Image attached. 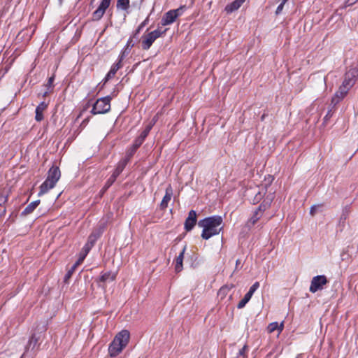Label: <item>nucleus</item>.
Masks as SVG:
<instances>
[{"instance_id":"nucleus-1","label":"nucleus","mask_w":358,"mask_h":358,"mask_svg":"<svg viewBox=\"0 0 358 358\" xmlns=\"http://www.w3.org/2000/svg\"><path fill=\"white\" fill-rule=\"evenodd\" d=\"M222 217L220 215H214L199 220L198 226L203 229L202 238L208 240L212 236L219 234L222 229Z\"/></svg>"},{"instance_id":"nucleus-2","label":"nucleus","mask_w":358,"mask_h":358,"mask_svg":"<svg viewBox=\"0 0 358 358\" xmlns=\"http://www.w3.org/2000/svg\"><path fill=\"white\" fill-rule=\"evenodd\" d=\"M129 336L130 334L127 330H122L115 336L108 348L110 357H116L122 351L129 343Z\"/></svg>"},{"instance_id":"nucleus-3","label":"nucleus","mask_w":358,"mask_h":358,"mask_svg":"<svg viewBox=\"0 0 358 358\" xmlns=\"http://www.w3.org/2000/svg\"><path fill=\"white\" fill-rule=\"evenodd\" d=\"M61 177V172L57 166H52L48 172L45 180L40 186L38 196L47 193L52 189Z\"/></svg>"},{"instance_id":"nucleus-4","label":"nucleus","mask_w":358,"mask_h":358,"mask_svg":"<svg viewBox=\"0 0 358 358\" xmlns=\"http://www.w3.org/2000/svg\"><path fill=\"white\" fill-rule=\"evenodd\" d=\"M273 196L272 194L268 195L258 208L254 211L251 217L248 220L245 224L246 227L248 229L252 228L257 222L262 217L265 210L268 209L273 201Z\"/></svg>"},{"instance_id":"nucleus-5","label":"nucleus","mask_w":358,"mask_h":358,"mask_svg":"<svg viewBox=\"0 0 358 358\" xmlns=\"http://www.w3.org/2000/svg\"><path fill=\"white\" fill-rule=\"evenodd\" d=\"M112 99L111 96H106L98 99L92 106L91 113L92 115H99L108 113L110 110V101Z\"/></svg>"},{"instance_id":"nucleus-6","label":"nucleus","mask_w":358,"mask_h":358,"mask_svg":"<svg viewBox=\"0 0 358 358\" xmlns=\"http://www.w3.org/2000/svg\"><path fill=\"white\" fill-rule=\"evenodd\" d=\"M166 30V29L164 31L155 29L146 35H143L141 38V46L143 50H149L155 40L163 36Z\"/></svg>"},{"instance_id":"nucleus-7","label":"nucleus","mask_w":358,"mask_h":358,"mask_svg":"<svg viewBox=\"0 0 358 358\" xmlns=\"http://www.w3.org/2000/svg\"><path fill=\"white\" fill-rule=\"evenodd\" d=\"M46 324L44 322L37 324L35 329L36 332L31 334L27 348L34 350L38 347L39 345L38 341L41 339L42 334L46 331Z\"/></svg>"},{"instance_id":"nucleus-8","label":"nucleus","mask_w":358,"mask_h":358,"mask_svg":"<svg viewBox=\"0 0 358 358\" xmlns=\"http://www.w3.org/2000/svg\"><path fill=\"white\" fill-rule=\"evenodd\" d=\"M185 8V6H183L177 9L170 10L166 12L162 19V24L166 26L173 23L176 18L182 14Z\"/></svg>"},{"instance_id":"nucleus-9","label":"nucleus","mask_w":358,"mask_h":358,"mask_svg":"<svg viewBox=\"0 0 358 358\" xmlns=\"http://www.w3.org/2000/svg\"><path fill=\"white\" fill-rule=\"evenodd\" d=\"M328 282L327 278L324 275H317L313 278L309 290L312 293H315L318 290L323 289V286Z\"/></svg>"},{"instance_id":"nucleus-10","label":"nucleus","mask_w":358,"mask_h":358,"mask_svg":"<svg viewBox=\"0 0 358 358\" xmlns=\"http://www.w3.org/2000/svg\"><path fill=\"white\" fill-rule=\"evenodd\" d=\"M112 0H102L98 8L92 13V20L98 21L103 16Z\"/></svg>"},{"instance_id":"nucleus-11","label":"nucleus","mask_w":358,"mask_h":358,"mask_svg":"<svg viewBox=\"0 0 358 358\" xmlns=\"http://www.w3.org/2000/svg\"><path fill=\"white\" fill-rule=\"evenodd\" d=\"M259 282H255L250 288L249 291L245 294L244 297L238 302L237 308L241 309L245 307L246 303L250 300L254 292L259 288Z\"/></svg>"},{"instance_id":"nucleus-12","label":"nucleus","mask_w":358,"mask_h":358,"mask_svg":"<svg viewBox=\"0 0 358 358\" xmlns=\"http://www.w3.org/2000/svg\"><path fill=\"white\" fill-rule=\"evenodd\" d=\"M196 223V213L191 210L188 213V217L185 222V229L186 231H191Z\"/></svg>"},{"instance_id":"nucleus-13","label":"nucleus","mask_w":358,"mask_h":358,"mask_svg":"<svg viewBox=\"0 0 358 358\" xmlns=\"http://www.w3.org/2000/svg\"><path fill=\"white\" fill-rule=\"evenodd\" d=\"M172 196H173V189H172L171 185H169L166 187L165 195L163 197L162 201H161V203H160L161 209H165L167 208L168 203L171 201Z\"/></svg>"},{"instance_id":"nucleus-14","label":"nucleus","mask_w":358,"mask_h":358,"mask_svg":"<svg viewBox=\"0 0 358 358\" xmlns=\"http://www.w3.org/2000/svg\"><path fill=\"white\" fill-rule=\"evenodd\" d=\"M143 142L137 138L135 139L132 145L127 150L125 158L130 161L137 149L142 145Z\"/></svg>"},{"instance_id":"nucleus-15","label":"nucleus","mask_w":358,"mask_h":358,"mask_svg":"<svg viewBox=\"0 0 358 358\" xmlns=\"http://www.w3.org/2000/svg\"><path fill=\"white\" fill-rule=\"evenodd\" d=\"M123 59V55H122L120 59H119V61L118 62H117L116 64H113L111 67V69H110L109 72L107 73L106 78H105V80L106 81H108V80L111 79L112 78H113L116 73V72L122 67V61Z\"/></svg>"},{"instance_id":"nucleus-16","label":"nucleus","mask_w":358,"mask_h":358,"mask_svg":"<svg viewBox=\"0 0 358 358\" xmlns=\"http://www.w3.org/2000/svg\"><path fill=\"white\" fill-rule=\"evenodd\" d=\"M48 103L43 101L36 108L35 120L37 122H41L43 120V112L47 109Z\"/></svg>"},{"instance_id":"nucleus-17","label":"nucleus","mask_w":358,"mask_h":358,"mask_svg":"<svg viewBox=\"0 0 358 358\" xmlns=\"http://www.w3.org/2000/svg\"><path fill=\"white\" fill-rule=\"evenodd\" d=\"M186 249L187 246L185 245L176 259L175 271L177 273L180 272L182 270V262Z\"/></svg>"},{"instance_id":"nucleus-18","label":"nucleus","mask_w":358,"mask_h":358,"mask_svg":"<svg viewBox=\"0 0 358 358\" xmlns=\"http://www.w3.org/2000/svg\"><path fill=\"white\" fill-rule=\"evenodd\" d=\"M129 162V160H128L125 157L124 159H121L117 164V166H116L114 172L113 173V175H114L115 176H116L117 178L119 176V175L122 172V171L124 170V169L125 168L126 165L127 164V163Z\"/></svg>"},{"instance_id":"nucleus-19","label":"nucleus","mask_w":358,"mask_h":358,"mask_svg":"<svg viewBox=\"0 0 358 358\" xmlns=\"http://www.w3.org/2000/svg\"><path fill=\"white\" fill-rule=\"evenodd\" d=\"M245 1V0H235L230 4L227 5L225 10L227 13H232L233 11L238 10Z\"/></svg>"},{"instance_id":"nucleus-20","label":"nucleus","mask_w":358,"mask_h":358,"mask_svg":"<svg viewBox=\"0 0 358 358\" xmlns=\"http://www.w3.org/2000/svg\"><path fill=\"white\" fill-rule=\"evenodd\" d=\"M115 278L116 273L110 271L102 274L99 280L103 282H108L114 281Z\"/></svg>"},{"instance_id":"nucleus-21","label":"nucleus","mask_w":358,"mask_h":358,"mask_svg":"<svg viewBox=\"0 0 358 358\" xmlns=\"http://www.w3.org/2000/svg\"><path fill=\"white\" fill-rule=\"evenodd\" d=\"M40 200L34 201L30 203L22 211V215H27L31 213L39 205Z\"/></svg>"},{"instance_id":"nucleus-22","label":"nucleus","mask_w":358,"mask_h":358,"mask_svg":"<svg viewBox=\"0 0 358 358\" xmlns=\"http://www.w3.org/2000/svg\"><path fill=\"white\" fill-rule=\"evenodd\" d=\"M284 325L283 323L278 324V322H272L268 326V331L269 333L273 332L275 330L278 329L279 332H281L283 329Z\"/></svg>"},{"instance_id":"nucleus-23","label":"nucleus","mask_w":358,"mask_h":358,"mask_svg":"<svg viewBox=\"0 0 358 358\" xmlns=\"http://www.w3.org/2000/svg\"><path fill=\"white\" fill-rule=\"evenodd\" d=\"M346 95L341 91H336L334 96L332 97L331 103L336 105L344 99Z\"/></svg>"},{"instance_id":"nucleus-24","label":"nucleus","mask_w":358,"mask_h":358,"mask_svg":"<svg viewBox=\"0 0 358 358\" xmlns=\"http://www.w3.org/2000/svg\"><path fill=\"white\" fill-rule=\"evenodd\" d=\"M105 227V223L100 224L98 228L94 230L90 235H94L95 238L98 239L103 234Z\"/></svg>"},{"instance_id":"nucleus-25","label":"nucleus","mask_w":358,"mask_h":358,"mask_svg":"<svg viewBox=\"0 0 358 358\" xmlns=\"http://www.w3.org/2000/svg\"><path fill=\"white\" fill-rule=\"evenodd\" d=\"M129 7V0H117V8L127 10Z\"/></svg>"},{"instance_id":"nucleus-26","label":"nucleus","mask_w":358,"mask_h":358,"mask_svg":"<svg viewBox=\"0 0 358 358\" xmlns=\"http://www.w3.org/2000/svg\"><path fill=\"white\" fill-rule=\"evenodd\" d=\"M151 128H152L151 125L148 126L145 128V129L141 132L140 136L138 137H137V138L139 139L141 141H142L143 143V141H145V138L148 135Z\"/></svg>"},{"instance_id":"nucleus-27","label":"nucleus","mask_w":358,"mask_h":358,"mask_svg":"<svg viewBox=\"0 0 358 358\" xmlns=\"http://www.w3.org/2000/svg\"><path fill=\"white\" fill-rule=\"evenodd\" d=\"M266 193V191L264 189H262V191H259L257 193L255 194V197L253 199L254 203H258L261 201L262 197L264 196Z\"/></svg>"},{"instance_id":"nucleus-28","label":"nucleus","mask_w":358,"mask_h":358,"mask_svg":"<svg viewBox=\"0 0 358 358\" xmlns=\"http://www.w3.org/2000/svg\"><path fill=\"white\" fill-rule=\"evenodd\" d=\"M116 179H117V177L112 174L110 176V177L108 178V180H107V182L104 186V189H106L109 187H110L113 184V182L115 181Z\"/></svg>"},{"instance_id":"nucleus-29","label":"nucleus","mask_w":358,"mask_h":358,"mask_svg":"<svg viewBox=\"0 0 358 358\" xmlns=\"http://www.w3.org/2000/svg\"><path fill=\"white\" fill-rule=\"evenodd\" d=\"M148 22V17H147L143 22L141 23V24L138 27L137 29L135 31L134 36L140 33L141 29L147 24Z\"/></svg>"},{"instance_id":"nucleus-30","label":"nucleus","mask_w":358,"mask_h":358,"mask_svg":"<svg viewBox=\"0 0 358 358\" xmlns=\"http://www.w3.org/2000/svg\"><path fill=\"white\" fill-rule=\"evenodd\" d=\"M76 268V267L73 265L69 271H68V272L66 273V275L64 276V281L65 282H67L68 280L71 277V275H72L73 273L74 272Z\"/></svg>"},{"instance_id":"nucleus-31","label":"nucleus","mask_w":358,"mask_h":358,"mask_svg":"<svg viewBox=\"0 0 358 358\" xmlns=\"http://www.w3.org/2000/svg\"><path fill=\"white\" fill-rule=\"evenodd\" d=\"M96 241H97V238H95L94 235H90V236L88 237L87 243L89 244V245H91L93 247Z\"/></svg>"},{"instance_id":"nucleus-32","label":"nucleus","mask_w":358,"mask_h":358,"mask_svg":"<svg viewBox=\"0 0 358 358\" xmlns=\"http://www.w3.org/2000/svg\"><path fill=\"white\" fill-rule=\"evenodd\" d=\"M92 246L89 245V244L86 243L83 248V251L81 252V254L85 255V256H87V255L88 254L90 250L92 249Z\"/></svg>"},{"instance_id":"nucleus-33","label":"nucleus","mask_w":358,"mask_h":358,"mask_svg":"<svg viewBox=\"0 0 358 358\" xmlns=\"http://www.w3.org/2000/svg\"><path fill=\"white\" fill-rule=\"evenodd\" d=\"M248 350V345H244V346L239 350L238 355L242 356L243 358L246 357L245 352Z\"/></svg>"},{"instance_id":"nucleus-34","label":"nucleus","mask_w":358,"mask_h":358,"mask_svg":"<svg viewBox=\"0 0 358 358\" xmlns=\"http://www.w3.org/2000/svg\"><path fill=\"white\" fill-rule=\"evenodd\" d=\"M86 256H85V255H82L81 253L80 254V257L78 258V259L77 260V262L73 264V266H75L76 267H77L79 264H80L83 260L85 259Z\"/></svg>"},{"instance_id":"nucleus-35","label":"nucleus","mask_w":358,"mask_h":358,"mask_svg":"<svg viewBox=\"0 0 358 358\" xmlns=\"http://www.w3.org/2000/svg\"><path fill=\"white\" fill-rule=\"evenodd\" d=\"M338 91H341L342 92H343V94H345V95H347V94H348V92H349V90H350V89H349V88H348L347 87H345V85H341L339 87V88H338Z\"/></svg>"},{"instance_id":"nucleus-36","label":"nucleus","mask_w":358,"mask_h":358,"mask_svg":"<svg viewBox=\"0 0 358 358\" xmlns=\"http://www.w3.org/2000/svg\"><path fill=\"white\" fill-rule=\"evenodd\" d=\"M285 4H282V3H280V5L277 7V9L275 10V14L278 15L281 13L282 11L283 7Z\"/></svg>"},{"instance_id":"nucleus-37","label":"nucleus","mask_w":358,"mask_h":358,"mask_svg":"<svg viewBox=\"0 0 358 358\" xmlns=\"http://www.w3.org/2000/svg\"><path fill=\"white\" fill-rule=\"evenodd\" d=\"M54 80H55V77H54V76H51V77L48 79V81L47 85H46L48 87H52Z\"/></svg>"},{"instance_id":"nucleus-38","label":"nucleus","mask_w":358,"mask_h":358,"mask_svg":"<svg viewBox=\"0 0 358 358\" xmlns=\"http://www.w3.org/2000/svg\"><path fill=\"white\" fill-rule=\"evenodd\" d=\"M317 206H313L311 208H310V214L313 216L315 215V213H316V210L317 208Z\"/></svg>"},{"instance_id":"nucleus-39","label":"nucleus","mask_w":358,"mask_h":358,"mask_svg":"<svg viewBox=\"0 0 358 358\" xmlns=\"http://www.w3.org/2000/svg\"><path fill=\"white\" fill-rule=\"evenodd\" d=\"M358 0H346V6H351L355 3Z\"/></svg>"},{"instance_id":"nucleus-40","label":"nucleus","mask_w":358,"mask_h":358,"mask_svg":"<svg viewBox=\"0 0 358 358\" xmlns=\"http://www.w3.org/2000/svg\"><path fill=\"white\" fill-rule=\"evenodd\" d=\"M127 45L129 47V46H133L134 44L132 43V38H130L128 41H127Z\"/></svg>"},{"instance_id":"nucleus-41","label":"nucleus","mask_w":358,"mask_h":358,"mask_svg":"<svg viewBox=\"0 0 358 358\" xmlns=\"http://www.w3.org/2000/svg\"><path fill=\"white\" fill-rule=\"evenodd\" d=\"M88 121H89V119H88V118H87V119H85V120H84L83 121V122H82V124H82V125H83V124H87V123L88 122Z\"/></svg>"},{"instance_id":"nucleus-42","label":"nucleus","mask_w":358,"mask_h":358,"mask_svg":"<svg viewBox=\"0 0 358 358\" xmlns=\"http://www.w3.org/2000/svg\"><path fill=\"white\" fill-rule=\"evenodd\" d=\"M239 264H240V260L237 259L236 262V268L238 267V265H239Z\"/></svg>"},{"instance_id":"nucleus-43","label":"nucleus","mask_w":358,"mask_h":358,"mask_svg":"<svg viewBox=\"0 0 358 358\" xmlns=\"http://www.w3.org/2000/svg\"><path fill=\"white\" fill-rule=\"evenodd\" d=\"M282 4H285L288 0H280Z\"/></svg>"},{"instance_id":"nucleus-44","label":"nucleus","mask_w":358,"mask_h":358,"mask_svg":"<svg viewBox=\"0 0 358 358\" xmlns=\"http://www.w3.org/2000/svg\"><path fill=\"white\" fill-rule=\"evenodd\" d=\"M328 116H331V111H329L327 115H326L325 117H327Z\"/></svg>"},{"instance_id":"nucleus-45","label":"nucleus","mask_w":358,"mask_h":358,"mask_svg":"<svg viewBox=\"0 0 358 358\" xmlns=\"http://www.w3.org/2000/svg\"><path fill=\"white\" fill-rule=\"evenodd\" d=\"M5 200L3 198H0V202H4Z\"/></svg>"}]
</instances>
